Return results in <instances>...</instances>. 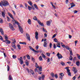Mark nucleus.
Listing matches in <instances>:
<instances>
[{"label": "nucleus", "mask_w": 80, "mask_h": 80, "mask_svg": "<svg viewBox=\"0 0 80 80\" xmlns=\"http://www.w3.org/2000/svg\"><path fill=\"white\" fill-rule=\"evenodd\" d=\"M17 46L18 49H19V50H20L21 49V47H20V45L18 44L17 45Z\"/></svg>", "instance_id": "f704fd0d"}, {"label": "nucleus", "mask_w": 80, "mask_h": 80, "mask_svg": "<svg viewBox=\"0 0 80 80\" xmlns=\"http://www.w3.org/2000/svg\"><path fill=\"white\" fill-rule=\"evenodd\" d=\"M31 60L32 62H35V58L33 57H32L31 58Z\"/></svg>", "instance_id": "c03bdc74"}, {"label": "nucleus", "mask_w": 80, "mask_h": 80, "mask_svg": "<svg viewBox=\"0 0 80 80\" xmlns=\"http://www.w3.org/2000/svg\"><path fill=\"white\" fill-rule=\"evenodd\" d=\"M3 19H2V18H0V23H3Z\"/></svg>", "instance_id": "a19ab883"}, {"label": "nucleus", "mask_w": 80, "mask_h": 80, "mask_svg": "<svg viewBox=\"0 0 80 80\" xmlns=\"http://www.w3.org/2000/svg\"><path fill=\"white\" fill-rule=\"evenodd\" d=\"M47 43H48L47 41L44 42V43L43 44V46L44 47H47Z\"/></svg>", "instance_id": "ddd939ff"}, {"label": "nucleus", "mask_w": 80, "mask_h": 80, "mask_svg": "<svg viewBox=\"0 0 80 80\" xmlns=\"http://www.w3.org/2000/svg\"><path fill=\"white\" fill-rule=\"evenodd\" d=\"M76 5L75 4H72L71 6V8H73L74 7H75Z\"/></svg>", "instance_id": "a18cd8bd"}, {"label": "nucleus", "mask_w": 80, "mask_h": 80, "mask_svg": "<svg viewBox=\"0 0 80 80\" xmlns=\"http://www.w3.org/2000/svg\"><path fill=\"white\" fill-rule=\"evenodd\" d=\"M54 40L55 42H57V43H58L56 44L57 47H58L59 48H60V42H58V40H57V39L56 38H54Z\"/></svg>", "instance_id": "f03ea898"}, {"label": "nucleus", "mask_w": 80, "mask_h": 80, "mask_svg": "<svg viewBox=\"0 0 80 80\" xmlns=\"http://www.w3.org/2000/svg\"><path fill=\"white\" fill-rule=\"evenodd\" d=\"M9 28H10L11 30H15V29H14V27H13V26L12 24L10 23H9Z\"/></svg>", "instance_id": "20e7f679"}, {"label": "nucleus", "mask_w": 80, "mask_h": 80, "mask_svg": "<svg viewBox=\"0 0 80 80\" xmlns=\"http://www.w3.org/2000/svg\"><path fill=\"white\" fill-rule=\"evenodd\" d=\"M28 3L30 5L32 6V2H31V1H29L28 2Z\"/></svg>", "instance_id": "393cba45"}, {"label": "nucleus", "mask_w": 80, "mask_h": 80, "mask_svg": "<svg viewBox=\"0 0 80 80\" xmlns=\"http://www.w3.org/2000/svg\"><path fill=\"white\" fill-rule=\"evenodd\" d=\"M29 48H30V50H32L33 52L34 51V50L35 49H34L33 48L31 47H29Z\"/></svg>", "instance_id": "58836bf2"}, {"label": "nucleus", "mask_w": 80, "mask_h": 80, "mask_svg": "<svg viewBox=\"0 0 80 80\" xmlns=\"http://www.w3.org/2000/svg\"><path fill=\"white\" fill-rule=\"evenodd\" d=\"M50 62V59L49 58L48 59V62Z\"/></svg>", "instance_id": "774afa93"}, {"label": "nucleus", "mask_w": 80, "mask_h": 80, "mask_svg": "<svg viewBox=\"0 0 80 80\" xmlns=\"http://www.w3.org/2000/svg\"><path fill=\"white\" fill-rule=\"evenodd\" d=\"M9 4L7 1H5L4 2L1 1V2H0V6L2 7V6H4V7H7V5H8Z\"/></svg>", "instance_id": "f257e3e1"}, {"label": "nucleus", "mask_w": 80, "mask_h": 80, "mask_svg": "<svg viewBox=\"0 0 80 80\" xmlns=\"http://www.w3.org/2000/svg\"><path fill=\"white\" fill-rule=\"evenodd\" d=\"M8 15H9V17H11V18H12V19H14V18H13V15L10 13L8 12Z\"/></svg>", "instance_id": "2eb2a0df"}, {"label": "nucleus", "mask_w": 80, "mask_h": 80, "mask_svg": "<svg viewBox=\"0 0 80 80\" xmlns=\"http://www.w3.org/2000/svg\"><path fill=\"white\" fill-rule=\"evenodd\" d=\"M39 68V70L40 72H41V71H42V68L41 66H40L38 68Z\"/></svg>", "instance_id": "c85d7f7f"}, {"label": "nucleus", "mask_w": 80, "mask_h": 80, "mask_svg": "<svg viewBox=\"0 0 80 80\" xmlns=\"http://www.w3.org/2000/svg\"><path fill=\"white\" fill-rule=\"evenodd\" d=\"M12 58L15 59L17 58V56L15 55H12Z\"/></svg>", "instance_id": "ea45409f"}, {"label": "nucleus", "mask_w": 80, "mask_h": 80, "mask_svg": "<svg viewBox=\"0 0 80 80\" xmlns=\"http://www.w3.org/2000/svg\"><path fill=\"white\" fill-rule=\"evenodd\" d=\"M73 69L72 70V71H73L74 72V73H77V72H78V70H77V69L75 67H73Z\"/></svg>", "instance_id": "9b49d317"}, {"label": "nucleus", "mask_w": 80, "mask_h": 80, "mask_svg": "<svg viewBox=\"0 0 80 80\" xmlns=\"http://www.w3.org/2000/svg\"><path fill=\"white\" fill-rule=\"evenodd\" d=\"M42 57L43 58H46V56L43 53H42L41 54Z\"/></svg>", "instance_id": "cd10ccee"}, {"label": "nucleus", "mask_w": 80, "mask_h": 80, "mask_svg": "<svg viewBox=\"0 0 80 80\" xmlns=\"http://www.w3.org/2000/svg\"><path fill=\"white\" fill-rule=\"evenodd\" d=\"M26 35L27 39H28V40H29V41H30V35H29V34L26 33Z\"/></svg>", "instance_id": "9d476101"}, {"label": "nucleus", "mask_w": 80, "mask_h": 80, "mask_svg": "<svg viewBox=\"0 0 80 80\" xmlns=\"http://www.w3.org/2000/svg\"><path fill=\"white\" fill-rule=\"evenodd\" d=\"M28 8L29 11H30L32 10V7H30V6H28Z\"/></svg>", "instance_id": "473e14b6"}, {"label": "nucleus", "mask_w": 80, "mask_h": 80, "mask_svg": "<svg viewBox=\"0 0 80 80\" xmlns=\"http://www.w3.org/2000/svg\"><path fill=\"white\" fill-rule=\"evenodd\" d=\"M65 2L66 4H67V3H68V0H66Z\"/></svg>", "instance_id": "338daca9"}, {"label": "nucleus", "mask_w": 80, "mask_h": 80, "mask_svg": "<svg viewBox=\"0 0 80 80\" xmlns=\"http://www.w3.org/2000/svg\"><path fill=\"white\" fill-rule=\"evenodd\" d=\"M52 22V20H50L49 21H48L46 22V25L48 26H50V25H51V23Z\"/></svg>", "instance_id": "7ed1b4c3"}, {"label": "nucleus", "mask_w": 80, "mask_h": 80, "mask_svg": "<svg viewBox=\"0 0 80 80\" xmlns=\"http://www.w3.org/2000/svg\"><path fill=\"white\" fill-rule=\"evenodd\" d=\"M29 71L31 73H32V75H33V74H34V72H33V71L31 69H30L29 70Z\"/></svg>", "instance_id": "b1692460"}, {"label": "nucleus", "mask_w": 80, "mask_h": 80, "mask_svg": "<svg viewBox=\"0 0 80 80\" xmlns=\"http://www.w3.org/2000/svg\"><path fill=\"white\" fill-rule=\"evenodd\" d=\"M38 59L40 61H42V60H43V58H42V56H40L39 57Z\"/></svg>", "instance_id": "aec40b11"}, {"label": "nucleus", "mask_w": 80, "mask_h": 80, "mask_svg": "<svg viewBox=\"0 0 80 80\" xmlns=\"http://www.w3.org/2000/svg\"><path fill=\"white\" fill-rule=\"evenodd\" d=\"M52 43H50L49 47H50V48H52Z\"/></svg>", "instance_id": "8fccbe9b"}, {"label": "nucleus", "mask_w": 80, "mask_h": 80, "mask_svg": "<svg viewBox=\"0 0 80 80\" xmlns=\"http://www.w3.org/2000/svg\"><path fill=\"white\" fill-rule=\"evenodd\" d=\"M38 32H36L35 33V38H36V40L38 39Z\"/></svg>", "instance_id": "0eeeda50"}, {"label": "nucleus", "mask_w": 80, "mask_h": 80, "mask_svg": "<svg viewBox=\"0 0 80 80\" xmlns=\"http://www.w3.org/2000/svg\"><path fill=\"white\" fill-rule=\"evenodd\" d=\"M54 76L56 78H58V75H57V74H55Z\"/></svg>", "instance_id": "3c124183"}, {"label": "nucleus", "mask_w": 80, "mask_h": 80, "mask_svg": "<svg viewBox=\"0 0 80 80\" xmlns=\"http://www.w3.org/2000/svg\"><path fill=\"white\" fill-rule=\"evenodd\" d=\"M6 43H7L8 44H10V43H11V41L8 40V39H6Z\"/></svg>", "instance_id": "f3484780"}, {"label": "nucleus", "mask_w": 80, "mask_h": 80, "mask_svg": "<svg viewBox=\"0 0 80 80\" xmlns=\"http://www.w3.org/2000/svg\"><path fill=\"white\" fill-rule=\"evenodd\" d=\"M66 48L67 50H70V48H69V47L66 46Z\"/></svg>", "instance_id": "603ef678"}, {"label": "nucleus", "mask_w": 80, "mask_h": 80, "mask_svg": "<svg viewBox=\"0 0 80 80\" xmlns=\"http://www.w3.org/2000/svg\"><path fill=\"white\" fill-rule=\"evenodd\" d=\"M19 43L20 44H23V45H27V43L25 42H20Z\"/></svg>", "instance_id": "412c9836"}, {"label": "nucleus", "mask_w": 80, "mask_h": 80, "mask_svg": "<svg viewBox=\"0 0 80 80\" xmlns=\"http://www.w3.org/2000/svg\"><path fill=\"white\" fill-rule=\"evenodd\" d=\"M35 53H38L39 52V51H36L35 50H34V51Z\"/></svg>", "instance_id": "052dcab7"}, {"label": "nucleus", "mask_w": 80, "mask_h": 80, "mask_svg": "<svg viewBox=\"0 0 80 80\" xmlns=\"http://www.w3.org/2000/svg\"><path fill=\"white\" fill-rule=\"evenodd\" d=\"M46 55L48 57H50V53H47Z\"/></svg>", "instance_id": "49530a36"}, {"label": "nucleus", "mask_w": 80, "mask_h": 80, "mask_svg": "<svg viewBox=\"0 0 80 80\" xmlns=\"http://www.w3.org/2000/svg\"><path fill=\"white\" fill-rule=\"evenodd\" d=\"M18 27L19 28V31H20L21 33H23V29L20 26H18Z\"/></svg>", "instance_id": "423d86ee"}, {"label": "nucleus", "mask_w": 80, "mask_h": 80, "mask_svg": "<svg viewBox=\"0 0 80 80\" xmlns=\"http://www.w3.org/2000/svg\"><path fill=\"white\" fill-rule=\"evenodd\" d=\"M3 38L2 37L0 36V40H3Z\"/></svg>", "instance_id": "13d9d810"}, {"label": "nucleus", "mask_w": 80, "mask_h": 80, "mask_svg": "<svg viewBox=\"0 0 80 80\" xmlns=\"http://www.w3.org/2000/svg\"><path fill=\"white\" fill-rule=\"evenodd\" d=\"M76 64L77 66H79L80 65V62L79 61H77L76 62Z\"/></svg>", "instance_id": "5701e85b"}, {"label": "nucleus", "mask_w": 80, "mask_h": 80, "mask_svg": "<svg viewBox=\"0 0 80 80\" xmlns=\"http://www.w3.org/2000/svg\"><path fill=\"white\" fill-rule=\"evenodd\" d=\"M77 57L78 58V59H79V60H80V56L79 54H77Z\"/></svg>", "instance_id": "72a5a7b5"}, {"label": "nucleus", "mask_w": 80, "mask_h": 80, "mask_svg": "<svg viewBox=\"0 0 80 80\" xmlns=\"http://www.w3.org/2000/svg\"><path fill=\"white\" fill-rule=\"evenodd\" d=\"M57 36V34H54L52 37V38H55V37H56V36Z\"/></svg>", "instance_id": "4d7b16f0"}, {"label": "nucleus", "mask_w": 80, "mask_h": 80, "mask_svg": "<svg viewBox=\"0 0 80 80\" xmlns=\"http://www.w3.org/2000/svg\"><path fill=\"white\" fill-rule=\"evenodd\" d=\"M77 60V58H76V57H74V58L73 62H75V60Z\"/></svg>", "instance_id": "6e6d98bb"}, {"label": "nucleus", "mask_w": 80, "mask_h": 80, "mask_svg": "<svg viewBox=\"0 0 80 80\" xmlns=\"http://www.w3.org/2000/svg\"><path fill=\"white\" fill-rule=\"evenodd\" d=\"M37 22L38 23H39V25H41V26L42 27H44V24H43V23H41V22H40V20H38Z\"/></svg>", "instance_id": "1a4fd4ad"}, {"label": "nucleus", "mask_w": 80, "mask_h": 80, "mask_svg": "<svg viewBox=\"0 0 80 80\" xmlns=\"http://www.w3.org/2000/svg\"><path fill=\"white\" fill-rule=\"evenodd\" d=\"M60 76L63 77L64 76V73H61L59 74Z\"/></svg>", "instance_id": "2f4dec72"}, {"label": "nucleus", "mask_w": 80, "mask_h": 80, "mask_svg": "<svg viewBox=\"0 0 80 80\" xmlns=\"http://www.w3.org/2000/svg\"><path fill=\"white\" fill-rule=\"evenodd\" d=\"M45 78V75L43 74H42L41 77L38 78V79L41 80V79H42V80H44Z\"/></svg>", "instance_id": "6e6552de"}, {"label": "nucleus", "mask_w": 80, "mask_h": 80, "mask_svg": "<svg viewBox=\"0 0 80 80\" xmlns=\"http://www.w3.org/2000/svg\"><path fill=\"white\" fill-rule=\"evenodd\" d=\"M36 50H38V45L36 46Z\"/></svg>", "instance_id": "5fc2aeb1"}, {"label": "nucleus", "mask_w": 80, "mask_h": 80, "mask_svg": "<svg viewBox=\"0 0 80 80\" xmlns=\"http://www.w3.org/2000/svg\"><path fill=\"white\" fill-rule=\"evenodd\" d=\"M72 79L73 80H75V79H76V77L75 76H74L73 78Z\"/></svg>", "instance_id": "e2e57ef3"}, {"label": "nucleus", "mask_w": 80, "mask_h": 80, "mask_svg": "<svg viewBox=\"0 0 80 80\" xmlns=\"http://www.w3.org/2000/svg\"><path fill=\"white\" fill-rule=\"evenodd\" d=\"M7 21L8 22H10V18L8 17H7Z\"/></svg>", "instance_id": "09e8293b"}, {"label": "nucleus", "mask_w": 80, "mask_h": 80, "mask_svg": "<svg viewBox=\"0 0 80 80\" xmlns=\"http://www.w3.org/2000/svg\"><path fill=\"white\" fill-rule=\"evenodd\" d=\"M12 47H13V48H14V49H16V46H15V43L12 42Z\"/></svg>", "instance_id": "4468645a"}, {"label": "nucleus", "mask_w": 80, "mask_h": 80, "mask_svg": "<svg viewBox=\"0 0 80 80\" xmlns=\"http://www.w3.org/2000/svg\"><path fill=\"white\" fill-rule=\"evenodd\" d=\"M26 56L27 57V58L28 60H30V57L28 54L27 56Z\"/></svg>", "instance_id": "c9c22d12"}, {"label": "nucleus", "mask_w": 80, "mask_h": 80, "mask_svg": "<svg viewBox=\"0 0 80 80\" xmlns=\"http://www.w3.org/2000/svg\"><path fill=\"white\" fill-rule=\"evenodd\" d=\"M53 48H56V44H54Z\"/></svg>", "instance_id": "680f3d73"}, {"label": "nucleus", "mask_w": 80, "mask_h": 80, "mask_svg": "<svg viewBox=\"0 0 80 80\" xmlns=\"http://www.w3.org/2000/svg\"><path fill=\"white\" fill-rule=\"evenodd\" d=\"M8 79L9 80H12V77L11 76V75H10L8 77Z\"/></svg>", "instance_id": "bb28decb"}, {"label": "nucleus", "mask_w": 80, "mask_h": 80, "mask_svg": "<svg viewBox=\"0 0 80 80\" xmlns=\"http://www.w3.org/2000/svg\"><path fill=\"white\" fill-rule=\"evenodd\" d=\"M33 19L34 20H38V19H37V17L35 16L33 17Z\"/></svg>", "instance_id": "c756f323"}, {"label": "nucleus", "mask_w": 80, "mask_h": 80, "mask_svg": "<svg viewBox=\"0 0 80 80\" xmlns=\"http://www.w3.org/2000/svg\"><path fill=\"white\" fill-rule=\"evenodd\" d=\"M15 23H16V24H17V25L18 26V27H19V26H20V25H19L20 24H19V23H18V22L17 21H15Z\"/></svg>", "instance_id": "a878e982"}, {"label": "nucleus", "mask_w": 80, "mask_h": 80, "mask_svg": "<svg viewBox=\"0 0 80 80\" xmlns=\"http://www.w3.org/2000/svg\"><path fill=\"white\" fill-rule=\"evenodd\" d=\"M28 23L29 25H31L32 23V21H31V19H29L28 20Z\"/></svg>", "instance_id": "6ab92c4d"}, {"label": "nucleus", "mask_w": 80, "mask_h": 80, "mask_svg": "<svg viewBox=\"0 0 80 80\" xmlns=\"http://www.w3.org/2000/svg\"><path fill=\"white\" fill-rule=\"evenodd\" d=\"M42 30L43 32H47V30L46 29H45L44 28H42Z\"/></svg>", "instance_id": "e433bc0d"}, {"label": "nucleus", "mask_w": 80, "mask_h": 80, "mask_svg": "<svg viewBox=\"0 0 80 80\" xmlns=\"http://www.w3.org/2000/svg\"><path fill=\"white\" fill-rule=\"evenodd\" d=\"M68 76H69L70 77L71 76V72H68Z\"/></svg>", "instance_id": "864d4df0"}, {"label": "nucleus", "mask_w": 80, "mask_h": 80, "mask_svg": "<svg viewBox=\"0 0 80 80\" xmlns=\"http://www.w3.org/2000/svg\"><path fill=\"white\" fill-rule=\"evenodd\" d=\"M24 5H25L26 8H27V7H28V6H29L28 5V4H27V3H25Z\"/></svg>", "instance_id": "bf43d9fd"}, {"label": "nucleus", "mask_w": 80, "mask_h": 80, "mask_svg": "<svg viewBox=\"0 0 80 80\" xmlns=\"http://www.w3.org/2000/svg\"><path fill=\"white\" fill-rule=\"evenodd\" d=\"M51 75L52 77H55V75H54V73L53 72H52L51 74Z\"/></svg>", "instance_id": "79ce46f5"}, {"label": "nucleus", "mask_w": 80, "mask_h": 80, "mask_svg": "<svg viewBox=\"0 0 80 80\" xmlns=\"http://www.w3.org/2000/svg\"><path fill=\"white\" fill-rule=\"evenodd\" d=\"M7 70L8 71L10 70V67H9V66H8V65H7Z\"/></svg>", "instance_id": "37998d69"}, {"label": "nucleus", "mask_w": 80, "mask_h": 80, "mask_svg": "<svg viewBox=\"0 0 80 80\" xmlns=\"http://www.w3.org/2000/svg\"><path fill=\"white\" fill-rule=\"evenodd\" d=\"M61 64L62 66H64L65 65V64L64 62H63L62 61H61V62L60 63Z\"/></svg>", "instance_id": "7c9ffc66"}, {"label": "nucleus", "mask_w": 80, "mask_h": 80, "mask_svg": "<svg viewBox=\"0 0 80 80\" xmlns=\"http://www.w3.org/2000/svg\"><path fill=\"white\" fill-rule=\"evenodd\" d=\"M68 68H69V67H67L65 68V69H66V70H69V69H68Z\"/></svg>", "instance_id": "0e129e2a"}, {"label": "nucleus", "mask_w": 80, "mask_h": 80, "mask_svg": "<svg viewBox=\"0 0 80 80\" xmlns=\"http://www.w3.org/2000/svg\"><path fill=\"white\" fill-rule=\"evenodd\" d=\"M3 17L5 18V12H2L1 13Z\"/></svg>", "instance_id": "dca6fc26"}, {"label": "nucleus", "mask_w": 80, "mask_h": 80, "mask_svg": "<svg viewBox=\"0 0 80 80\" xmlns=\"http://www.w3.org/2000/svg\"><path fill=\"white\" fill-rule=\"evenodd\" d=\"M12 40L13 42H12V43H16V40H15V39H12Z\"/></svg>", "instance_id": "de8ad7c7"}, {"label": "nucleus", "mask_w": 80, "mask_h": 80, "mask_svg": "<svg viewBox=\"0 0 80 80\" xmlns=\"http://www.w3.org/2000/svg\"><path fill=\"white\" fill-rule=\"evenodd\" d=\"M57 56L58 59H61L62 58V56L61 54H60L59 52H58L57 54Z\"/></svg>", "instance_id": "39448f33"}, {"label": "nucleus", "mask_w": 80, "mask_h": 80, "mask_svg": "<svg viewBox=\"0 0 80 80\" xmlns=\"http://www.w3.org/2000/svg\"><path fill=\"white\" fill-rule=\"evenodd\" d=\"M0 32L2 35H3V30L2 28H0Z\"/></svg>", "instance_id": "a211bd4d"}, {"label": "nucleus", "mask_w": 80, "mask_h": 80, "mask_svg": "<svg viewBox=\"0 0 80 80\" xmlns=\"http://www.w3.org/2000/svg\"><path fill=\"white\" fill-rule=\"evenodd\" d=\"M4 37H5L6 40H7V39H8V37L7 36H4Z\"/></svg>", "instance_id": "69168bd1"}, {"label": "nucleus", "mask_w": 80, "mask_h": 80, "mask_svg": "<svg viewBox=\"0 0 80 80\" xmlns=\"http://www.w3.org/2000/svg\"><path fill=\"white\" fill-rule=\"evenodd\" d=\"M20 62H21L20 64L21 65H22L23 63V58L22 57H20Z\"/></svg>", "instance_id": "f8f14e48"}, {"label": "nucleus", "mask_w": 80, "mask_h": 80, "mask_svg": "<svg viewBox=\"0 0 80 80\" xmlns=\"http://www.w3.org/2000/svg\"><path fill=\"white\" fill-rule=\"evenodd\" d=\"M34 7L37 10H38V7H37V5L36 4H34Z\"/></svg>", "instance_id": "4be33fe9"}, {"label": "nucleus", "mask_w": 80, "mask_h": 80, "mask_svg": "<svg viewBox=\"0 0 80 80\" xmlns=\"http://www.w3.org/2000/svg\"><path fill=\"white\" fill-rule=\"evenodd\" d=\"M69 60H73V57L71 55H70V57H69Z\"/></svg>", "instance_id": "4c0bfd02"}]
</instances>
